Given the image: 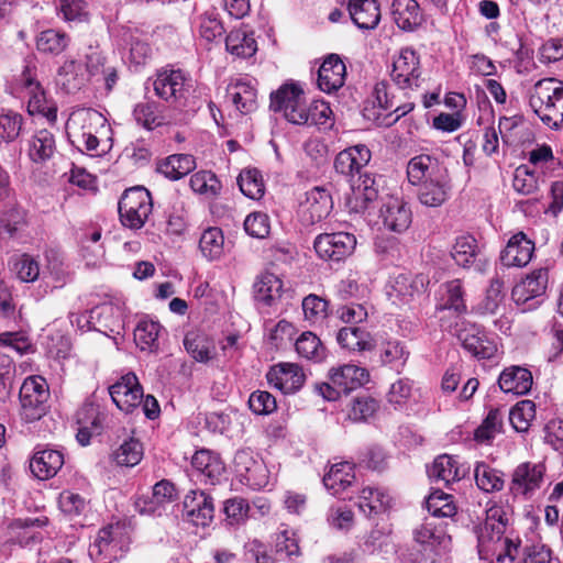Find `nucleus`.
Returning a JSON list of instances; mask_svg holds the SVG:
<instances>
[{"label": "nucleus", "mask_w": 563, "mask_h": 563, "mask_svg": "<svg viewBox=\"0 0 563 563\" xmlns=\"http://www.w3.org/2000/svg\"><path fill=\"white\" fill-rule=\"evenodd\" d=\"M369 379L366 368L354 364L333 367L329 372V382L314 385V390L329 401L336 400L341 395L362 387Z\"/></svg>", "instance_id": "20e7f679"}, {"label": "nucleus", "mask_w": 563, "mask_h": 563, "mask_svg": "<svg viewBox=\"0 0 563 563\" xmlns=\"http://www.w3.org/2000/svg\"><path fill=\"white\" fill-rule=\"evenodd\" d=\"M22 125V117L13 111H8L0 114V137L4 141L14 140Z\"/></svg>", "instance_id": "69168bd1"}, {"label": "nucleus", "mask_w": 563, "mask_h": 563, "mask_svg": "<svg viewBox=\"0 0 563 563\" xmlns=\"http://www.w3.org/2000/svg\"><path fill=\"white\" fill-rule=\"evenodd\" d=\"M68 42L69 38L66 33L56 30H46L37 36V51L58 55L67 47Z\"/></svg>", "instance_id": "09e8293b"}, {"label": "nucleus", "mask_w": 563, "mask_h": 563, "mask_svg": "<svg viewBox=\"0 0 563 563\" xmlns=\"http://www.w3.org/2000/svg\"><path fill=\"white\" fill-rule=\"evenodd\" d=\"M196 168V161L190 154H174L157 166V172L166 178L178 180Z\"/></svg>", "instance_id": "7c9ffc66"}, {"label": "nucleus", "mask_w": 563, "mask_h": 563, "mask_svg": "<svg viewBox=\"0 0 563 563\" xmlns=\"http://www.w3.org/2000/svg\"><path fill=\"white\" fill-rule=\"evenodd\" d=\"M186 351L198 362H208L213 357V342L205 334L189 332L184 339Z\"/></svg>", "instance_id": "c9c22d12"}, {"label": "nucleus", "mask_w": 563, "mask_h": 563, "mask_svg": "<svg viewBox=\"0 0 563 563\" xmlns=\"http://www.w3.org/2000/svg\"><path fill=\"white\" fill-rule=\"evenodd\" d=\"M504 283L498 277L493 278L486 291L484 300L478 305V310L484 314H493L504 300Z\"/></svg>", "instance_id": "6e6d98bb"}, {"label": "nucleus", "mask_w": 563, "mask_h": 563, "mask_svg": "<svg viewBox=\"0 0 563 563\" xmlns=\"http://www.w3.org/2000/svg\"><path fill=\"white\" fill-rule=\"evenodd\" d=\"M129 538L120 525H110L99 530L89 555L95 563H111L120 559L129 549Z\"/></svg>", "instance_id": "423d86ee"}, {"label": "nucleus", "mask_w": 563, "mask_h": 563, "mask_svg": "<svg viewBox=\"0 0 563 563\" xmlns=\"http://www.w3.org/2000/svg\"><path fill=\"white\" fill-rule=\"evenodd\" d=\"M451 255L457 265L470 267L478 255L476 240L471 235L457 238L452 247Z\"/></svg>", "instance_id": "a19ab883"}, {"label": "nucleus", "mask_w": 563, "mask_h": 563, "mask_svg": "<svg viewBox=\"0 0 563 563\" xmlns=\"http://www.w3.org/2000/svg\"><path fill=\"white\" fill-rule=\"evenodd\" d=\"M269 385L284 394L296 393L305 382L302 368L292 363H280L273 366L266 374Z\"/></svg>", "instance_id": "f3484780"}, {"label": "nucleus", "mask_w": 563, "mask_h": 563, "mask_svg": "<svg viewBox=\"0 0 563 563\" xmlns=\"http://www.w3.org/2000/svg\"><path fill=\"white\" fill-rule=\"evenodd\" d=\"M333 209V200L324 187H313L305 194V200L299 203L298 220L305 228L324 220Z\"/></svg>", "instance_id": "1a4fd4ad"}, {"label": "nucleus", "mask_w": 563, "mask_h": 563, "mask_svg": "<svg viewBox=\"0 0 563 563\" xmlns=\"http://www.w3.org/2000/svg\"><path fill=\"white\" fill-rule=\"evenodd\" d=\"M448 168L437 157L421 154L412 157L407 165V176L412 185H422L426 181L448 175Z\"/></svg>", "instance_id": "2eb2a0df"}, {"label": "nucleus", "mask_w": 563, "mask_h": 563, "mask_svg": "<svg viewBox=\"0 0 563 563\" xmlns=\"http://www.w3.org/2000/svg\"><path fill=\"white\" fill-rule=\"evenodd\" d=\"M529 106L539 119L551 129L563 123V81L543 78L528 92Z\"/></svg>", "instance_id": "f03ea898"}, {"label": "nucleus", "mask_w": 563, "mask_h": 563, "mask_svg": "<svg viewBox=\"0 0 563 563\" xmlns=\"http://www.w3.org/2000/svg\"><path fill=\"white\" fill-rule=\"evenodd\" d=\"M152 207V197L147 189L143 187L126 189L118 203L122 224L131 229H141L151 214Z\"/></svg>", "instance_id": "0eeeda50"}, {"label": "nucleus", "mask_w": 563, "mask_h": 563, "mask_svg": "<svg viewBox=\"0 0 563 563\" xmlns=\"http://www.w3.org/2000/svg\"><path fill=\"white\" fill-rule=\"evenodd\" d=\"M536 417V405L532 400H521L509 412V421L518 432L528 431Z\"/></svg>", "instance_id": "a18cd8bd"}, {"label": "nucleus", "mask_w": 563, "mask_h": 563, "mask_svg": "<svg viewBox=\"0 0 563 563\" xmlns=\"http://www.w3.org/2000/svg\"><path fill=\"white\" fill-rule=\"evenodd\" d=\"M162 325L152 320H142L134 330V341L142 351L155 353L159 350L158 336Z\"/></svg>", "instance_id": "473e14b6"}, {"label": "nucleus", "mask_w": 563, "mask_h": 563, "mask_svg": "<svg viewBox=\"0 0 563 563\" xmlns=\"http://www.w3.org/2000/svg\"><path fill=\"white\" fill-rule=\"evenodd\" d=\"M133 118L144 129L152 131L166 123L163 107L155 101L137 103L133 110Z\"/></svg>", "instance_id": "2f4dec72"}, {"label": "nucleus", "mask_w": 563, "mask_h": 563, "mask_svg": "<svg viewBox=\"0 0 563 563\" xmlns=\"http://www.w3.org/2000/svg\"><path fill=\"white\" fill-rule=\"evenodd\" d=\"M508 523L509 516L506 508L494 504L486 509L485 520L473 527L477 539L478 555L482 560L489 561L496 556L498 561H501V552L498 550Z\"/></svg>", "instance_id": "7ed1b4c3"}, {"label": "nucleus", "mask_w": 563, "mask_h": 563, "mask_svg": "<svg viewBox=\"0 0 563 563\" xmlns=\"http://www.w3.org/2000/svg\"><path fill=\"white\" fill-rule=\"evenodd\" d=\"M380 218L386 229L402 233L410 227L412 213L402 199L389 197L380 208Z\"/></svg>", "instance_id": "a211bd4d"}, {"label": "nucleus", "mask_w": 563, "mask_h": 563, "mask_svg": "<svg viewBox=\"0 0 563 563\" xmlns=\"http://www.w3.org/2000/svg\"><path fill=\"white\" fill-rule=\"evenodd\" d=\"M453 497L440 489L432 492L427 500V509L434 517H452L456 514Z\"/></svg>", "instance_id": "49530a36"}, {"label": "nucleus", "mask_w": 563, "mask_h": 563, "mask_svg": "<svg viewBox=\"0 0 563 563\" xmlns=\"http://www.w3.org/2000/svg\"><path fill=\"white\" fill-rule=\"evenodd\" d=\"M35 375L27 376L20 388L21 417L25 422L35 420Z\"/></svg>", "instance_id": "3c124183"}, {"label": "nucleus", "mask_w": 563, "mask_h": 563, "mask_svg": "<svg viewBox=\"0 0 563 563\" xmlns=\"http://www.w3.org/2000/svg\"><path fill=\"white\" fill-rule=\"evenodd\" d=\"M498 385L504 393L526 395L532 386V374L520 366L505 368L499 375Z\"/></svg>", "instance_id": "393cba45"}, {"label": "nucleus", "mask_w": 563, "mask_h": 563, "mask_svg": "<svg viewBox=\"0 0 563 563\" xmlns=\"http://www.w3.org/2000/svg\"><path fill=\"white\" fill-rule=\"evenodd\" d=\"M191 465L205 482L214 485L224 473L221 459L209 450H199L191 457Z\"/></svg>", "instance_id": "b1692460"}, {"label": "nucleus", "mask_w": 563, "mask_h": 563, "mask_svg": "<svg viewBox=\"0 0 563 563\" xmlns=\"http://www.w3.org/2000/svg\"><path fill=\"white\" fill-rule=\"evenodd\" d=\"M346 67L336 54L329 55L318 71V86L328 93L340 89L345 81Z\"/></svg>", "instance_id": "412c9836"}, {"label": "nucleus", "mask_w": 563, "mask_h": 563, "mask_svg": "<svg viewBox=\"0 0 563 563\" xmlns=\"http://www.w3.org/2000/svg\"><path fill=\"white\" fill-rule=\"evenodd\" d=\"M109 394L115 406L125 413L132 412L143 401V388L134 373L123 375L111 385Z\"/></svg>", "instance_id": "f8f14e48"}, {"label": "nucleus", "mask_w": 563, "mask_h": 563, "mask_svg": "<svg viewBox=\"0 0 563 563\" xmlns=\"http://www.w3.org/2000/svg\"><path fill=\"white\" fill-rule=\"evenodd\" d=\"M378 409V402L371 396H357L350 410L349 417L354 421H363L372 417Z\"/></svg>", "instance_id": "052dcab7"}, {"label": "nucleus", "mask_w": 563, "mask_h": 563, "mask_svg": "<svg viewBox=\"0 0 563 563\" xmlns=\"http://www.w3.org/2000/svg\"><path fill=\"white\" fill-rule=\"evenodd\" d=\"M238 185L242 194L257 200L264 196L265 186L263 177L257 169H244L238 177Z\"/></svg>", "instance_id": "37998d69"}, {"label": "nucleus", "mask_w": 563, "mask_h": 563, "mask_svg": "<svg viewBox=\"0 0 563 563\" xmlns=\"http://www.w3.org/2000/svg\"><path fill=\"white\" fill-rule=\"evenodd\" d=\"M503 473L484 462H478L474 470V477L479 489L486 493L499 492L504 487Z\"/></svg>", "instance_id": "e433bc0d"}, {"label": "nucleus", "mask_w": 563, "mask_h": 563, "mask_svg": "<svg viewBox=\"0 0 563 563\" xmlns=\"http://www.w3.org/2000/svg\"><path fill=\"white\" fill-rule=\"evenodd\" d=\"M190 187L194 191L216 197L221 191V183L211 172H198L190 177Z\"/></svg>", "instance_id": "864d4df0"}, {"label": "nucleus", "mask_w": 563, "mask_h": 563, "mask_svg": "<svg viewBox=\"0 0 563 563\" xmlns=\"http://www.w3.org/2000/svg\"><path fill=\"white\" fill-rule=\"evenodd\" d=\"M544 474L545 466L542 463H521L514 471L510 489L515 495L531 497L540 489Z\"/></svg>", "instance_id": "4468645a"}, {"label": "nucleus", "mask_w": 563, "mask_h": 563, "mask_svg": "<svg viewBox=\"0 0 563 563\" xmlns=\"http://www.w3.org/2000/svg\"><path fill=\"white\" fill-rule=\"evenodd\" d=\"M244 230L253 238H266L271 230L268 216L263 212L249 214L244 221Z\"/></svg>", "instance_id": "680f3d73"}, {"label": "nucleus", "mask_w": 563, "mask_h": 563, "mask_svg": "<svg viewBox=\"0 0 563 563\" xmlns=\"http://www.w3.org/2000/svg\"><path fill=\"white\" fill-rule=\"evenodd\" d=\"M297 353L307 360L321 362L325 357V347L320 339L312 332H303L295 343Z\"/></svg>", "instance_id": "ea45409f"}, {"label": "nucleus", "mask_w": 563, "mask_h": 563, "mask_svg": "<svg viewBox=\"0 0 563 563\" xmlns=\"http://www.w3.org/2000/svg\"><path fill=\"white\" fill-rule=\"evenodd\" d=\"M249 407L256 415H269L276 410L275 397L265 390H256L249 398Z\"/></svg>", "instance_id": "e2e57ef3"}, {"label": "nucleus", "mask_w": 563, "mask_h": 563, "mask_svg": "<svg viewBox=\"0 0 563 563\" xmlns=\"http://www.w3.org/2000/svg\"><path fill=\"white\" fill-rule=\"evenodd\" d=\"M227 93L243 114L253 112L257 108V90L251 79H236L228 86Z\"/></svg>", "instance_id": "5701e85b"}, {"label": "nucleus", "mask_w": 563, "mask_h": 563, "mask_svg": "<svg viewBox=\"0 0 563 563\" xmlns=\"http://www.w3.org/2000/svg\"><path fill=\"white\" fill-rule=\"evenodd\" d=\"M462 346L478 360L492 358L497 352V345L477 324L464 323L457 332Z\"/></svg>", "instance_id": "ddd939ff"}, {"label": "nucleus", "mask_w": 563, "mask_h": 563, "mask_svg": "<svg viewBox=\"0 0 563 563\" xmlns=\"http://www.w3.org/2000/svg\"><path fill=\"white\" fill-rule=\"evenodd\" d=\"M223 510L230 525H239L247 518L250 505L244 498L234 497L224 503Z\"/></svg>", "instance_id": "0e129e2a"}, {"label": "nucleus", "mask_w": 563, "mask_h": 563, "mask_svg": "<svg viewBox=\"0 0 563 563\" xmlns=\"http://www.w3.org/2000/svg\"><path fill=\"white\" fill-rule=\"evenodd\" d=\"M328 301L317 295L310 294L302 300V310L306 320L310 323H319L328 316Z\"/></svg>", "instance_id": "5fc2aeb1"}, {"label": "nucleus", "mask_w": 563, "mask_h": 563, "mask_svg": "<svg viewBox=\"0 0 563 563\" xmlns=\"http://www.w3.org/2000/svg\"><path fill=\"white\" fill-rule=\"evenodd\" d=\"M12 272L23 283L35 280L33 274L34 260L29 254H21L12 258Z\"/></svg>", "instance_id": "774afa93"}, {"label": "nucleus", "mask_w": 563, "mask_h": 563, "mask_svg": "<svg viewBox=\"0 0 563 563\" xmlns=\"http://www.w3.org/2000/svg\"><path fill=\"white\" fill-rule=\"evenodd\" d=\"M338 343L351 351H366L373 347V340L366 330L360 327L342 328L336 335Z\"/></svg>", "instance_id": "72a5a7b5"}, {"label": "nucleus", "mask_w": 563, "mask_h": 563, "mask_svg": "<svg viewBox=\"0 0 563 563\" xmlns=\"http://www.w3.org/2000/svg\"><path fill=\"white\" fill-rule=\"evenodd\" d=\"M104 64V57L98 47L89 46L85 54L86 70H81V65L76 60L65 62L59 68L58 75L62 85L68 90L80 89L91 76L100 73Z\"/></svg>", "instance_id": "6e6552de"}, {"label": "nucleus", "mask_w": 563, "mask_h": 563, "mask_svg": "<svg viewBox=\"0 0 563 563\" xmlns=\"http://www.w3.org/2000/svg\"><path fill=\"white\" fill-rule=\"evenodd\" d=\"M356 238L349 232L319 234L313 242L317 255L324 261L341 262L352 255Z\"/></svg>", "instance_id": "9d476101"}, {"label": "nucleus", "mask_w": 563, "mask_h": 563, "mask_svg": "<svg viewBox=\"0 0 563 563\" xmlns=\"http://www.w3.org/2000/svg\"><path fill=\"white\" fill-rule=\"evenodd\" d=\"M347 10L351 20L361 30H373L380 21L377 0H349Z\"/></svg>", "instance_id": "4be33fe9"}, {"label": "nucleus", "mask_w": 563, "mask_h": 563, "mask_svg": "<svg viewBox=\"0 0 563 563\" xmlns=\"http://www.w3.org/2000/svg\"><path fill=\"white\" fill-rule=\"evenodd\" d=\"M45 267L42 272L43 278L51 277L55 282L64 279V263L60 253L57 250H48L45 252Z\"/></svg>", "instance_id": "338daca9"}, {"label": "nucleus", "mask_w": 563, "mask_h": 563, "mask_svg": "<svg viewBox=\"0 0 563 563\" xmlns=\"http://www.w3.org/2000/svg\"><path fill=\"white\" fill-rule=\"evenodd\" d=\"M283 282L274 274H262L254 284L255 300L264 306H273L282 295Z\"/></svg>", "instance_id": "c85d7f7f"}, {"label": "nucleus", "mask_w": 563, "mask_h": 563, "mask_svg": "<svg viewBox=\"0 0 563 563\" xmlns=\"http://www.w3.org/2000/svg\"><path fill=\"white\" fill-rule=\"evenodd\" d=\"M42 345L45 349L47 356L56 360L67 357L70 351L69 339L60 331L53 329L46 331Z\"/></svg>", "instance_id": "de8ad7c7"}, {"label": "nucleus", "mask_w": 563, "mask_h": 563, "mask_svg": "<svg viewBox=\"0 0 563 563\" xmlns=\"http://www.w3.org/2000/svg\"><path fill=\"white\" fill-rule=\"evenodd\" d=\"M391 498L378 489L365 487L361 492L358 508L366 516L377 515L390 506Z\"/></svg>", "instance_id": "f704fd0d"}, {"label": "nucleus", "mask_w": 563, "mask_h": 563, "mask_svg": "<svg viewBox=\"0 0 563 563\" xmlns=\"http://www.w3.org/2000/svg\"><path fill=\"white\" fill-rule=\"evenodd\" d=\"M466 474V470L457 465V462L450 455L438 456L428 470L429 477L434 482L450 484L460 481Z\"/></svg>", "instance_id": "a878e982"}, {"label": "nucleus", "mask_w": 563, "mask_h": 563, "mask_svg": "<svg viewBox=\"0 0 563 563\" xmlns=\"http://www.w3.org/2000/svg\"><path fill=\"white\" fill-rule=\"evenodd\" d=\"M391 79L400 89L419 88L421 84L420 59L409 47L402 48L393 63Z\"/></svg>", "instance_id": "9b49d317"}, {"label": "nucleus", "mask_w": 563, "mask_h": 563, "mask_svg": "<svg viewBox=\"0 0 563 563\" xmlns=\"http://www.w3.org/2000/svg\"><path fill=\"white\" fill-rule=\"evenodd\" d=\"M155 96L175 108L185 107L192 89L191 77L181 69L162 68L151 78Z\"/></svg>", "instance_id": "39448f33"}, {"label": "nucleus", "mask_w": 563, "mask_h": 563, "mask_svg": "<svg viewBox=\"0 0 563 563\" xmlns=\"http://www.w3.org/2000/svg\"><path fill=\"white\" fill-rule=\"evenodd\" d=\"M450 177L449 174L433 179V181H426L420 186L418 198L420 202L428 207H439L449 198Z\"/></svg>", "instance_id": "cd10ccee"}, {"label": "nucleus", "mask_w": 563, "mask_h": 563, "mask_svg": "<svg viewBox=\"0 0 563 563\" xmlns=\"http://www.w3.org/2000/svg\"><path fill=\"white\" fill-rule=\"evenodd\" d=\"M354 466L349 462L336 463L323 476V484L332 495H339L351 486L354 481Z\"/></svg>", "instance_id": "c756f323"}, {"label": "nucleus", "mask_w": 563, "mask_h": 563, "mask_svg": "<svg viewBox=\"0 0 563 563\" xmlns=\"http://www.w3.org/2000/svg\"><path fill=\"white\" fill-rule=\"evenodd\" d=\"M549 280L548 268H538L528 275L512 289L511 296L517 305H523L531 299L545 294Z\"/></svg>", "instance_id": "aec40b11"}, {"label": "nucleus", "mask_w": 563, "mask_h": 563, "mask_svg": "<svg viewBox=\"0 0 563 563\" xmlns=\"http://www.w3.org/2000/svg\"><path fill=\"white\" fill-rule=\"evenodd\" d=\"M224 238L219 228H209L202 233L199 247L201 253L209 261L217 260L223 251Z\"/></svg>", "instance_id": "c03bdc74"}, {"label": "nucleus", "mask_w": 563, "mask_h": 563, "mask_svg": "<svg viewBox=\"0 0 563 563\" xmlns=\"http://www.w3.org/2000/svg\"><path fill=\"white\" fill-rule=\"evenodd\" d=\"M112 456L118 465L134 466L142 460V444L134 439L126 440L113 452Z\"/></svg>", "instance_id": "8fccbe9b"}, {"label": "nucleus", "mask_w": 563, "mask_h": 563, "mask_svg": "<svg viewBox=\"0 0 563 563\" xmlns=\"http://www.w3.org/2000/svg\"><path fill=\"white\" fill-rule=\"evenodd\" d=\"M371 158L369 148L357 144L341 151L334 159L335 172L347 177L351 183L353 198L347 202L355 212L365 210L378 198L379 184L376 178L368 173H361Z\"/></svg>", "instance_id": "f257e3e1"}, {"label": "nucleus", "mask_w": 563, "mask_h": 563, "mask_svg": "<svg viewBox=\"0 0 563 563\" xmlns=\"http://www.w3.org/2000/svg\"><path fill=\"white\" fill-rule=\"evenodd\" d=\"M391 9L395 23L404 31H412L421 23L420 8L416 0H394Z\"/></svg>", "instance_id": "bb28decb"}, {"label": "nucleus", "mask_w": 563, "mask_h": 563, "mask_svg": "<svg viewBox=\"0 0 563 563\" xmlns=\"http://www.w3.org/2000/svg\"><path fill=\"white\" fill-rule=\"evenodd\" d=\"M184 516L195 526H208L214 515L213 499L202 490H190L183 501Z\"/></svg>", "instance_id": "dca6fc26"}, {"label": "nucleus", "mask_w": 563, "mask_h": 563, "mask_svg": "<svg viewBox=\"0 0 563 563\" xmlns=\"http://www.w3.org/2000/svg\"><path fill=\"white\" fill-rule=\"evenodd\" d=\"M302 96L303 91L297 85L285 84L278 90L271 93V109L285 114Z\"/></svg>", "instance_id": "58836bf2"}, {"label": "nucleus", "mask_w": 563, "mask_h": 563, "mask_svg": "<svg viewBox=\"0 0 563 563\" xmlns=\"http://www.w3.org/2000/svg\"><path fill=\"white\" fill-rule=\"evenodd\" d=\"M227 49L239 57H251L256 53V42L242 30L231 31L225 37Z\"/></svg>", "instance_id": "4c0bfd02"}, {"label": "nucleus", "mask_w": 563, "mask_h": 563, "mask_svg": "<svg viewBox=\"0 0 563 563\" xmlns=\"http://www.w3.org/2000/svg\"><path fill=\"white\" fill-rule=\"evenodd\" d=\"M58 9L68 22H88L89 10L86 0H59Z\"/></svg>", "instance_id": "4d7b16f0"}, {"label": "nucleus", "mask_w": 563, "mask_h": 563, "mask_svg": "<svg viewBox=\"0 0 563 563\" xmlns=\"http://www.w3.org/2000/svg\"><path fill=\"white\" fill-rule=\"evenodd\" d=\"M503 427V416L499 409H490L487 417L475 431V439L479 442L489 441Z\"/></svg>", "instance_id": "13d9d810"}, {"label": "nucleus", "mask_w": 563, "mask_h": 563, "mask_svg": "<svg viewBox=\"0 0 563 563\" xmlns=\"http://www.w3.org/2000/svg\"><path fill=\"white\" fill-rule=\"evenodd\" d=\"M534 243L523 232H518L508 241L500 254V261L505 266H526L532 258Z\"/></svg>", "instance_id": "6ab92c4d"}, {"label": "nucleus", "mask_w": 563, "mask_h": 563, "mask_svg": "<svg viewBox=\"0 0 563 563\" xmlns=\"http://www.w3.org/2000/svg\"><path fill=\"white\" fill-rule=\"evenodd\" d=\"M64 464L63 454L55 450L37 451V479L45 481L60 470Z\"/></svg>", "instance_id": "79ce46f5"}, {"label": "nucleus", "mask_w": 563, "mask_h": 563, "mask_svg": "<svg viewBox=\"0 0 563 563\" xmlns=\"http://www.w3.org/2000/svg\"><path fill=\"white\" fill-rule=\"evenodd\" d=\"M445 294L439 306L440 310H454L455 312H464L466 306L463 299V289L460 279H453L444 285Z\"/></svg>", "instance_id": "603ef678"}, {"label": "nucleus", "mask_w": 563, "mask_h": 563, "mask_svg": "<svg viewBox=\"0 0 563 563\" xmlns=\"http://www.w3.org/2000/svg\"><path fill=\"white\" fill-rule=\"evenodd\" d=\"M512 186L521 195H531L538 190L539 183L534 172L521 165L516 169Z\"/></svg>", "instance_id": "bf43d9fd"}]
</instances>
